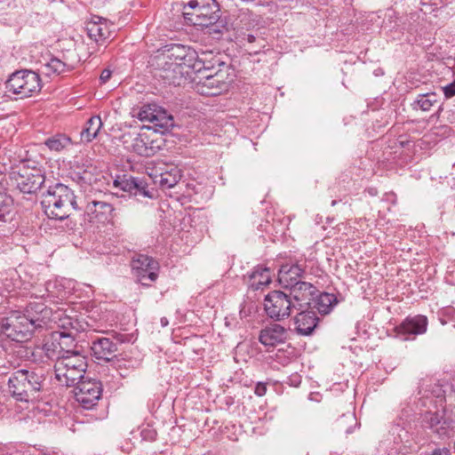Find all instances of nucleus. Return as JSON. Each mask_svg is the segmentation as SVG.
<instances>
[{
	"instance_id": "39448f33",
	"label": "nucleus",
	"mask_w": 455,
	"mask_h": 455,
	"mask_svg": "<svg viewBox=\"0 0 455 455\" xmlns=\"http://www.w3.org/2000/svg\"><path fill=\"white\" fill-rule=\"evenodd\" d=\"M87 367V357L82 354L62 356L53 365L56 379L65 387H75L84 379Z\"/></svg>"
},
{
	"instance_id": "ddd939ff",
	"label": "nucleus",
	"mask_w": 455,
	"mask_h": 455,
	"mask_svg": "<svg viewBox=\"0 0 455 455\" xmlns=\"http://www.w3.org/2000/svg\"><path fill=\"white\" fill-rule=\"evenodd\" d=\"M114 186L135 196L149 199L156 197V190L148 184V179L144 177L123 175L114 180Z\"/></svg>"
},
{
	"instance_id": "20e7f679",
	"label": "nucleus",
	"mask_w": 455,
	"mask_h": 455,
	"mask_svg": "<svg viewBox=\"0 0 455 455\" xmlns=\"http://www.w3.org/2000/svg\"><path fill=\"white\" fill-rule=\"evenodd\" d=\"M41 204L50 219L65 220L72 210H78L74 192L66 185L56 183L43 195Z\"/></svg>"
},
{
	"instance_id": "3c124183",
	"label": "nucleus",
	"mask_w": 455,
	"mask_h": 455,
	"mask_svg": "<svg viewBox=\"0 0 455 455\" xmlns=\"http://www.w3.org/2000/svg\"><path fill=\"white\" fill-rule=\"evenodd\" d=\"M294 378H295V379H291V382H295V383H297V382H298V383H299V382H300V381L299 380V375L294 376Z\"/></svg>"
},
{
	"instance_id": "aec40b11",
	"label": "nucleus",
	"mask_w": 455,
	"mask_h": 455,
	"mask_svg": "<svg viewBox=\"0 0 455 455\" xmlns=\"http://www.w3.org/2000/svg\"><path fill=\"white\" fill-rule=\"evenodd\" d=\"M288 331L278 323H271L263 328L259 335V341L268 350L271 347L284 343Z\"/></svg>"
},
{
	"instance_id": "4c0bfd02",
	"label": "nucleus",
	"mask_w": 455,
	"mask_h": 455,
	"mask_svg": "<svg viewBox=\"0 0 455 455\" xmlns=\"http://www.w3.org/2000/svg\"><path fill=\"white\" fill-rule=\"evenodd\" d=\"M355 424V417L352 412L343 413L341 418L338 420V427L345 430L346 434L352 432V425Z\"/></svg>"
},
{
	"instance_id": "473e14b6",
	"label": "nucleus",
	"mask_w": 455,
	"mask_h": 455,
	"mask_svg": "<svg viewBox=\"0 0 455 455\" xmlns=\"http://www.w3.org/2000/svg\"><path fill=\"white\" fill-rule=\"evenodd\" d=\"M42 351L45 356L50 360L57 362L60 357L65 356L64 353L60 348L56 339L52 335L51 339L47 340L42 347Z\"/></svg>"
},
{
	"instance_id": "bb28decb",
	"label": "nucleus",
	"mask_w": 455,
	"mask_h": 455,
	"mask_svg": "<svg viewBox=\"0 0 455 455\" xmlns=\"http://www.w3.org/2000/svg\"><path fill=\"white\" fill-rule=\"evenodd\" d=\"M74 67L56 57H51L41 66V71L46 76H60L65 72L71 71Z\"/></svg>"
},
{
	"instance_id": "9b49d317",
	"label": "nucleus",
	"mask_w": 455,
	"mask_h": 455,
	"mask_svg": "<svg viewBox=\"0 0 455 455\" xmlns=\"http://www.w3.org/2000/svg\"><path fill=\"white\" fill-rule=\"evenodd\" d=\"M132 275L144 286H150L158 277L159 263L150 256L136 254L131 261Z\"/></svg>"
},
{
	"instance_id": "ea45409f",
	"label": "nucleus",
	"mask_w": 455,
	"mask_h": 455,
	"mask_svg": "<svg viewBox=\"0 0 455 455\" xmlns=\"http://www.w3.org/2000/svg\"><path fill=\"white\" fill-rule=\"evenodd\" d=\"M35 455H59L58 451L52 447L40 446L36 449Z\"/></svg>"
},
{
	"instance_id": "2f4dec72",
	"label": "nucleus",
	"mask_w": 455,
	"mask_h": 455,
	"mask_svg": "<svg viewBox=\"0 0 455 455\" xmlns=\"http://www.w3.org/2000/svg\"><path fill=\"white\" fill-rule=\"evenodd\" d=\"M181 176V171L180 169L172 167L170 171L160 174L157 182L162 189L172 188L179 184Z\"/></svg>"
},
{
	"instance_id": "5701e85b",
	"label": "nucleus",
	"mask_w": 455,
	"mask_h": 455,
	"mask_svg": "<svg viewBox=\"0 0 455 455\" xmlns=\"http://www.w3.org/2000/svg\"><path fill=\"white\" fill-rule=\"evenodd\" d=\"M85 29L88 36L98 44L106 42L111 36L108 21L98 16L85 23Z\"/></svg>"
},
{
	"instance_id": "de8ad7c7",
	"label": "nucleus",
	"mask_w": 455,
	"mask_h": 455,
	"mask_svg": "<svg viewBox=\"0 0 455 455\" xmlns=\"http://www.w3.org/2000/svg\"><path fill=\"white\" fill-rule=\"evenodd\" d=\"M161 324H162V326H166L168 324V320L166 317L161 318Z\"/></svg>"
},
{
	"instance_id": "a878e982",
	"label": "nucleus",
	"mask_w": 455,
	"mask_h": 455,
	"mask_svg": "<svg viewBox=\"0 0 455 455\" xmlns=\"http://www.w3.org/2000/svg\"><path fill=\"white\" fill-rule=\"evenodd\" d=\"M248 279L249 286L252 290L263 289L271 283L270 269L259 265L248 274Z\"/></svg>"
},
{
	"instance_id": "58836bf2",
	"label": "nucleus",
	"mask_w": 455,
	"mask_h": 455,
	"mask_svg": "<svg viewBox=\"0 0 455 455\" xmlns=\"http://www.w3.org/2000/svg\"><path fill=\"white\" fill-rule=\"evenodd\" d=\"M157 108L156 105H145L139 110L137 117L142 122L151 123Z\"/></svg>"
},
{
	"instance_id": "7ed1b4c3",
	"label": "nucleus",
	"mask_w": 455,
	"mask_h": 455,
	"mask_svg": "<svg viewBox=\"0 0 455 455\" xmlns=\"http://www.w3.org/2000/svg\"><path fill=\"white\" fill-rule=\"evenodd\" d=\"M220 10L215 0H190L183 6L182 14L188 25L209 28L210 33L221 34L226 29L220 20Z\"/></svg>"
},
{
	"instance_id": "cd10ccee",
	"label": "nucleus",
	"mask_w": 455,
	"mask_h": 455,
	"mask_svg": "<svg viewBox=\"0 0 455 455\" xmlns=\"http://www.w3.org/2000/svg\"><path fill=\"white\" fill-rule=\"evenodd\" d=\"M52 336L58 342L60 348L65 355H69L71 354H81L76 350L77 336L68 333L66 331H57L54 332Z\"/></svg>"
},
{
	"instance_id": "603ef678",
	"label": "nucleus",
	"mask_w": 455,
	"mask_h": 455,
	"mask_svg": "<svg viewBox=\"0 0 455 455\" xmlns=\"http://www.w3.org/2000/svg\"><path fill=\"white\" fill-rule=\"evenodd\" d=\"M3 337L2 334V320L0 321V339Z\"/></svg>"
},
{
	"instance_id": "79ce46f5",
	"label": "nucleus",
	"mask_w": 455,
	"mask_h": 455,
	"mask_svg": "<svg viewBox=\"0 0 455 455\" xmlns=\"http://www.w3.org/2000/svg\"><path fill=\"white\" fill-rule=\"evenodd\" d=\"M266 392H267L266 384L262 383V382L257 383L255 389H254L255 395H257L258 396H263L266 394Z\"/></svg>"
},
{
	"instance_id": "423d86ee",
	"label": "nucleus",
	"mask_w": 455,
	"mask_h": 455,
	"mask_svg": "<svg viewBox=\"0 0 455 455\" xmlns=\"http://www.w3.org/2000/svg\"><path fill=\"white\" fill-rule=\"evenodd\" d=\"M36 329L35 322H32L23 313L13 312L2 319L3 336L17 343L29 340Z\"/></svg>"
},
{
	"instance_id": "09e8293b",
	"label": "nucleus",
	"mask_w": 455,
	"mask_h": 455,
	"mask_svg": "<svg viewBox=\"0 0 455 455\" xmlns=\"http://www.w3.org/2000/svg\"><path fill=\"white\" fill-rule=\"evenodd\" d=\"M339 202H342V199L340 200H332L331 203V206H335L337 205Z\"/></svg>"
},
{
	"instance_id": "c756f323",
	"label": "nucleus",
	"mask_w": 455,
	"mask_h": 455,
	"mask_svg": "<svg viewBox=\"0 0 455 455\" xmlns=\"http://www.w3.org/2000/svg\"><path fill=\"white\" fill-rule=\"evenodd\" d=\"M101 127V118L99 116H92L85 123V125L81 132V140L86 142H91L97 137Z\"/></svg>"
},
{
	"instance_id": "9d476101",
	"label": "nucleus",
	"mask_w": 455,
	"mask_h": 455,
	"mask_svg": "<svg viewBox=\"0 0 455 455\" xmlns=\"http://www.w3.org/2000/svg\"><path fill=\"white\" fill-rule=\"evenodd\" d=\"M264 309L267 315L275 322L287 319L295 306L288 296L282 291H272L268 292L264 299Z\"/></svg>"
},
{
	"instance_id": "f704fd0d",
	"label": "nucleus",
	"mask_w": 455,
	"mask_h": 455,
	"mask_svg": "<svg viewBox=\"0 0 455 455\" xmlns=\"http://www.w3.org/2000/svg\"><path fill=\"white\" fill-rule=\"evenodd\" d=\"M70 144V139L63 134H57L48 138L44 145L51 150L60 152Z\"/></svg>"
},
{
	"instance_id": "b1692460",
	"label": "nucleus",
	"mask_w": 455,
	"mask_h": 455,
	"mask_svg": "<svg viewBox=\"0 0 455 455\" xmlns=\"http://www.w3.org/2000/svg\"><path fill=\"white\" fill-rule=\"evenodd\" d=\"M92 355L99 360L110 361L116 355L117 345L109 338H98L92 342Z\"/></svg>"
},
{
	"instance_id": "a19ab883",
	"label": "nucleus",
	"mask_w": 455,
	"mask_h": 455,
	"mask_svg": "<svg viewBox=\"0 0 455 455\" xmlns=\"http://www.w3.org/2000/svg\"><path fill=\"white\" fill-rule=\"evenodd\" d=\"M443 94L446 99L455 96V78L454 81L443 88Z\"/></svg>"
},
{
	"instance_id": "6ab92c4d",
	"label": "nucleus",
	"mask_w": 455,
	"mask_h": 455,
	"mask_svg": "<svg viewBox=\"0 0 455 455\" xmlns=\"http://www.w3.org/2000/svg\"><path fill=\"white\" fill-rule=\"evenodd\" d=\"M114 211L115 208L110 203L98 199L88 201L84 209L90 221L100 223L109 222L114 217Z\"/></svg>"
},
{
	"instance_id": "e433bc0d",
	"label": "nucleus",
	"mask_w": 455,
	"mask_h": 455,
	"mask_svg": "<svg viewBox=\"0 0 455 455\" xmlns=\"http://www.w3.org/2000/svg\"><path fill=\"white\" fill-rule=\"evenodd\" d=\"M294 356V348L288 346L286 349H278L274 356V359L280 364L285 366L289 364Z\"/></svg>"
},
{
	"instance_id": "49530a36",
	"label": "nucleus",
	"mask_w": 455,
	"mask_h": 455,
	"mask_svg": "<svg viewBox=\"0 0 455 455\" xmlns=\"http://www.w3.org/2000/svg\"><path fill=\"white\" fill-rule=\"evenodd\" d=\"M255 39H256V37H255L253 35H251V34H248V35H246V40H247L249 43H252V42H254V41H255Z\"/></svg>"
},
{
	"instance_id": "72a5a7b5",
	"label": "nucleus",
	"mask_w": 455,
	"mask_h": 455,
	"mask_svg": "<svg viewBox=\"0 0 455 455\" xmlns=\"http://www.w3.org/2000/svg\"><path fill=\"white\" fill-rule=\"evenodd\" d=\"M437 102V95L435 92L420 94L413 102V109H421L422 111H429L434 104Z\"/></svg>"
},
{
	"instance_id": "c9c22d12",
	"label": "nucleus",
	"mask_w": 455,
	"mask_h": 455,
	"mask_svg": "<svg viewBox=\"0 0 455 455\" xmlns=\"http://www.w3.org/2000/svg\"><path fill=\"white\" fill-rule=\"evenodd\" d=\"M13 207V200L5 192L0 191V221L5 222Z\"/></svg>"
},
{
	"instance_id": "c85d7f7f",
	"label": "nucleus",
	"mask_w": 455,
	"mask_h": 455,
	"mask_svg": "<svg viewBox=\"0 0 455 455\" xmlns=\"http://www.w3.org/2000/svg\"><path fill=\"white\" fill-rule=\"evenodd\" d=\"M313 307L316 308L321 315L329 314L338 300L334 294L322 292L315 296Z\"/></svg>"
},
{
	"instance_id": "412c9836",
	"label": "nucleus",
	"mask_w": 455,
	"mask_h": 455,
	"mask_svg": "<svg viewBox=\"0 0 455 455\" xmlns=\"http://www.w3.org/2000/svg\"><path fill=\"white\" fill-rule=\"evenodd\" d=\"M23 314L35 322V326L38 329L43 328L51 319L52 309L42 301H30Z\"/></svg>"
},
{
	"instance_id": "393cba45",
	"label": "nucleus",
	"mask_w": 455,
	"mask_h": 455,
	"mask_svg": "<svg viewBox=\"0 0 455 455\" xmlns=\"http://www.w3.org/2000/svg\"><path fill=\"white\" fill-rule=\"evenodd\" d=\"M151 124L152 126H148V130H153L152 132L161 136L168 132L174 125L172 116L162 108H157Z\"/></svg>"
},
{
	"instance_id": "6e6552de",
	"label": "nucleus",
	"mask_w": 455,
	"mask_h": 455,
	"mask_svg": "<svg viewBox=\"0 0 455 455\" xmlns=\"http://www.w3.org/2000/svg\"><path fill=\"white\" fill-rule=\"evenodd\" d=\"M10 179L20 192L34 194L45 181L44 174L40 169L22 165L17 171H12Z\"/></svg>"
},
{
	"instance_id": "a18cd8bd",
	"label": "nucleus",
	"mask_w": 455,
	"mask_h": 455,
	"mask_svg": "<svg viewBox=\"0 0 455 455\" xmlns=\"http://www.w3.org/2000/svg\"><path fill=\"white\" fill-rule=\"evenodd\" d=\"M430 455H451L447 449H435Z\"/></svg>"
},
{
	"instance_id": "dca6fc26",
	"label": "nucleus",
	"mask_w": 455,
	"mask_h": 455,
	"mask_svg": "<svg viewBox=\"0 0 455 455\" xmlns=\"http://www.w3.org/2000/svg\"><path fill=\"white\" fill-rule=\"evenodd\" d=\"M306 274V259H297L295 262L283 264L278 271V282L286 289L302 281Z\"/></svg>"
},
{
	"instance_id": "4468645a",
	"label": "nucleus",
	"mask_w": 455,
	"mask_h": 455,
	"mask_svg": "<svg viewBox=\"0 0 455 455\" xmlns=\"http://www.w3.org/2000/svg\"><path fill=\"white\" fill-rule=\"evenodd\" d=\"M427 318L423 315H409L394 328V332L395 337L402 340H410L417 335L424 334L427 331Z\"/></svg>"
},
{
	"instance_id": "37998d69",
	"label": "nucleus",
	"mask_w": 455,
	"mask_h": 455,
	"mask_svg": "<svg viewBox=\"0 0 455 455\" xmlns=\"http://www.w3.org/2000/svg\"><path fill=\"white\" fill-rule=\"evenodd\" d=\"M114 338L119 342V343H125L130 342L132 339V336L129 334H122V333H116L114 335Z\"/></svg>"
},
{
	"instance_id": "c03bdc74",
	"label": "nucleus",
	"mask_w": 455,
	"mask_h": 455,
	"mask_svg": "<svg viewBox=\"0 0 455 455\" xmlns=\"http://www.w3.org/2000/svg\"><path fill=\"white\" fill-rule=\"evenodd\" d=\"M112 72L109 69H103L100 76V80L102 84L107 83L111 77Z\"/></svg>"
},
{
	"instance_id": "f257e3e1",
	"label": "nucleus",
	"mask_w": 455,
	"mask_h": 455,
	"mask_svg": "<svg viewBox=\"0 0 455 455\" xmlns=\"http://www.w3.org/2000/svg\"><path fill=\"white\" fill-rule=\"evenodd\" d=\"M46 377L43 369H20L11 374L8 390L20 402H35L41 398Z\"/></svg>"
},
{
	"instance_id": "a211bd4d",
	"label": "nucleus",
	"mask_w": 455,
	"mask_h": 455,
	"mask_svg": "<svg viewBox=\"0 0 455 455\" xmlns=\"http://www.w3.org/2000/svg\"><path fill=\"white\" fill-rule=\"evenodd\" d=\"M206 66L210 67L209 69H203L201 72L204 81H200L197 84V91L206 96H214L220 94L227 86L226 82L223 80V76L219 71L214 74H206L207 71L213 68V64L206 62Z\"/></svg>"
},
{
	"instance_id": "f3484780",
	"label": "nucleus",
	"mask_w": 455,
	"mask_h": 455,
	"mask_svg": "<svg viewBox=\"0 0 455 455\" xmlns=\"http://www.w3.org/2000/svg\"><path fill=\"white\" fill-rule=\"evenodd\" d=\"M286 289L290 291L288 296H291L296 310L311 307V301L314 300L318 291L315 285L305 281H301Z\"/></svg>"
},
{
	"instance_id": "f8f14e48",
	"label": "nucleus",
	"mask_w": 455,
	"mask_h": 455,
	"mask_svg": "<svg viewBox=\"0 0 455 455\" xmlns=\"http://www.w3.org/2000/svg\"><path fill=\"white\" fill-rule=\"evenodd\" d=\"M76 401L85 410H92L102 395V384L93 379H84L76 384L74 390Z\"/></svg>"
},
{
	"instance_id": "7c9ffc66",
	"label": "nucleus",
	"mask_w": 455,
	"mask_h": 455,
	"mask_svg": "<svg viewBox=\"0 0 455 455\" xmlns=\"http://www.w3.org/2000/svg\"><path fill=\"white\" fill-rule=\"evenodd\" d=\"M59 326L62 329L61 331L77 336L86 330L87 323L78 318L66 315L60 319Z\"/></svg>"
},
{
	"instance_id": "2eb2a0df",
	"label": "nucleus",
	"mask_w": 455,
	"mask_h": 455,
	"mask_svg": "<svg viewBox=\"0 0 455 455\" xmlns=\"http://www.w3.org/2000/svg\"><path fill=\"white\" fill-rule=\"evenodd\" d=\"M164 142V140L161 135L154 132H142L133 139L131 147L132 150L137 155L149 157L156 155L162 148Z\"/></svg>"
},
{
	"instance_id": "8fccbe9b",
	"label": "nucleus",
	"mask_w": 455,
	"mask_h": 455,
	"mask_svg": "<svg viewBox=\"0 0 455 455\" xmlns=\"http://www.w3.org/2000/svg\"><path fill=\"white\" fill-rule=\"evenodd\" d=\"M294 378H295V379H291V382H295V383H297V382H298V383H299V382H300V381L299 380V375L294 376Z\"/></svg>"
},
{
	"instance_id": "4be33fe9",
	"label": "nucleus",
	"mask_w": 455,
	"mask_h": 455,
	"mask_svg": "<svg viewBox=\"0 0 455 455\" xmlns=\"http://www.w3.org/2000/svg\"><path fill=\"white\" fill-rule=\"evenodd\" d=\"M308 308L305 307L302 310H299V312L294 317L296 331L304 336L312 334L319 321L316 314Z\"/></svg>"
},
{
	"instance_id": "f03ea898",
	"label": "nucleus",
	"mask_w": 455,
	"mask_h": 455,
	"mask_svg": "<svg viewBox=\"0 0 455 455\" xmlns=\"http://www.w3.org/2000/svg\"><path fill=\"white\" fill-rule=\"evenodd\" d=\"M167 57L172 62L169 68L164 69L165 74L163 76L169 84H180L183 68H188L195 72L210 68L206 66V60L199 58L193 48L183 44H172L167 50Z\"/></svg>"
},
{
	"instance_id": "0eeeda50",
	"label": "nucleus",
	"mask_w": 455,
	"mask_h": 455,
	"mask_svg": "<svg viewBox=\"0 0 455 455\" xmlns=\"http://www.w3.org/2000/svg\"><path fill=\"white\" fill-rule=\"evenodd\" d=\"M5 87L8 92L23 99L38 93L41 91L42 83L37 73L25 69L12 73L6 81Z\"/></svg>"
},
{
	"instance_id": "1a4fd4ad",
	"label": "nucleus",
	"mask_w": 455,
	"mask_h": 455,
	"mask_svg": "<svg viewBox=\"0 0 455 455\" xmlns=\"http://www.w3.org/2000/svg\"><path fill=\"white\" fill-rule=\"evenodd\" d=\"M421 422L423 427L430 429L432 433L443 438L454 427L455 412L449 407H443L435 411H428L422 415Z\"/></svg>"
}]
</instances>
